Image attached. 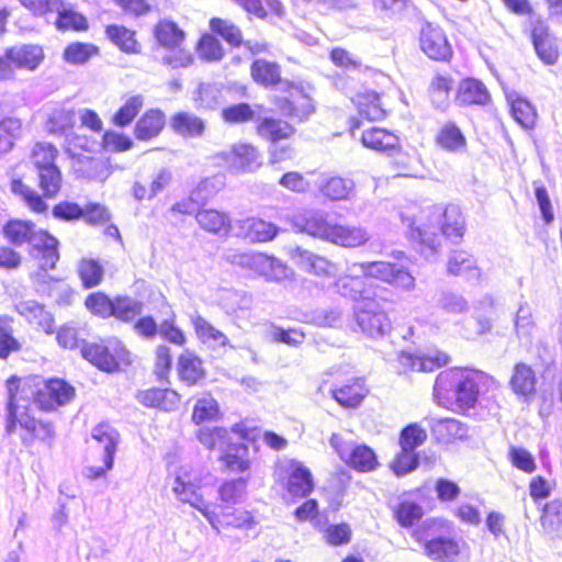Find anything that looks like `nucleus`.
I'll return each mask as SVG.
<instances>
[{
    "mask_svg": "<svg viewBox=\"0 0 562 562\" xmlns=\"http://www.w3.org/2000/svg\"><path fill=\"white\" fill-rule=\"evenodd\" d=\"M236 225L237 235L252 243L270 241L278 233L276 225L258 217L240 220Z\"/></svg>",
    "mask_w": 562,
    "mask_h": 562,
    "instance_id": "4be33fe9",
    "label": "nucleus"
},
{
    "mask_svg": "<svg viewBox=\"0 0 562 562\" xmlns=\"http://www.w3.org/2000/svg\"><path fill=\"white\" fill-rule=\"evenodd\" d=\"M137 400L147 407L173 411L178 406L179 395L177 392L169 389H149L139 392Z\"/></svg>",
    "mask_w": 562,
    "mask_h": 562,
    "instance_id": "c756f323",
    "label": "nucleus"
},
{
    "mask_svg": "<svg viewBox=\"0 0 562 562\" xmlns=\"http://www.w3.org/2000/svg\"><path fill=\"white\" fill-rule=\"evenodd\" d=\"M293 228L312 237L328 241L333 224L323 210L308 209L297 212L291 217Z\"/></svg>",
    "mask_w": 562,
    "mask_h": 562,
    "instance_id": "9b49d317",
    "label": "nucleus"
},
{
    "mask_svg": "<svg viewBox=\"0 0 562 562\" xmlns=\"http://www.w3.org/2000/svg\"><path fill=\"white\" fill-rule=\"evenodd\" d=\"M35 228L30 221L13 220L3 227V233L11 244L21 246L30 243Z\"/></svg>",
    "mask_w": 562,
    "mask_h": 562,
    "instance_id": "de8ad7c7",
    "label": "nucleus"
},
{
    "mask_svg": "<svg viewBox=\"0 0 562 562\" xmlns=\"http://www.w3.org/2000/svg\"><path fill=\"white\" fill-rule=\"evenodd\" d=\"M144 304L130 296H116L114 300V307L112 316L115 318L128 323L140 315L143 312Z\"/></svg>",
    "mask_w": 562,
    "mask_h": 562,
    "instance_id": "09e8293b",
    "label": "nucleus"
},
{
    "mask_svg": "<svg viewBox=\"0 0 562 562\" xmlns=\"http://www.w3.org/2000/svg\"><path fill=\"white\" fill-rule=\"evenodd\" d=\"M446 271L449 276L464 277L469 281L476 282L480 281L482 276L474 256L463 249H454L450 251Z\"/></svg>",
    "mask_w": 562,
    "mask_h": 562,
    "instance_id": "f3484780",
    "label": "nucleus"
},
{
    "mask_svg": "<svg viewBox=\"0 0 562 562\" xmlns=\"http://www.w3.org/2000/svg\"><path fill=\"white\" fill-rule=\"evenodd\" d=\"M436 142L442 149L450 153H463L467 148V139L453 122L446 123L439 130Z\"/></svg>",
    "mask_w": 562,
    "mask_h": 562,
    "instance_id": "58836bf2",
    "label": "nucleus"
},
{
    "mask_svg": "<svg viewBox=\"0 0 562 562\" xmlns=\"http://www.w3.org/2000/svg\"><path fill=\"white\" fill-rule=\"evenodd\" d=\"M11 190L14 194L21 196L26 205L34 212L42 213L47 209V204L43 201L37 192L24 184L21 180H13Z\"/></svg>",
    "mask_w": 562,
    "mask_h": 562,
    "instance_id": "bf43d9fd",
    "label": "nucleus"
},
{
    "mask_svg": "<svg viewBox=\"0 0 562 562\" xmlns=\"http://www.w3.org/2000/svg\"><path fill=\"white\" fill-rule=\"evenodd\" d=\"M26 400H8L7 403V425L5 430L9 434L15 432L18 427L24 432L21 434L22 442L31 446L34 440H40L52 447L55 438V429L52 423L36 420L32 415V408L26 407Z\"/></svg>",
    "mask_w": 562,
    "mask_h": 562,
    "instance_id": "20e7f679",
    "label": "nucleus"
},
{
    "mask_svg": "<svg viewBox=\"0 0 562 562\" xmlns=\"http://www.w3.org/2000/svg\"><path fill=\"white\" fill-rule=\"evenodd\" d=\"M224 259L232 265L254 270L269 280H282L286 277V267L280 260L261 252L229 249L225 251Z\"/></svg>",
    "mask_w": 562,
    "mask_h": 562,
    "instance_id": "423d86ee",
    "label": "nucleus"
},
{
    "mask_svg": "<svg viewBox=\"0 0 562 562\" xmlns=\"http://www.w3.org/2000/svg\"><path fill=\"white\" fill-rule=\"evenodd\" d=\"M286 474V491L293 497H306L314 488L311 471L296 460H288L282 464Z\"/></svg>",
    "mask_w": 562,
    "mask_h": 562,
    "instance_id": "ddd939ff",
    "label": "nucleus"
},
{
    "mask_svg": "<svg viewBox=\"0 0 562 562\" xmlns=\"http://www.w3.org/2000/svg\"><path fill=\"white\" fill-rule=\"evenodd\" d=\"M106 37L126 54H138L140 45L135 38V33L123 25H108L105 29Z\"/></svg>",
    "mask_w": 562,
    "mask_h": 562,
    "instance_id": "a19ab883",
    "label": "nucleus"
},
{
    "mask_svg": "<svg viewBox=\"0 0 562 562\" xmlns=\"http://www.w3.org/2000/svg\"><path fill=\"white\" fill-rule=\"evenodd\" d=\"M512 115L525 128L532 127L537 116L531 103L525 99H516L512 102Z\"/></svg>",
    "mask_w": 562,
    "mask_h": 562,
    "instance_id": "69168bd1",
    "label": "nucleus"
},
{
    "mask_svg": "<svg viewBox=\"0 0 562 562\" xmlns=\"http://www.w3.org/2000/svg\"><path fill=\"white\" fill-rule=\"evenodd\" d=\"M355 322L359 330L368 337H383L391 330V322L378 302L364 300L355 306Z\"/></svg>",
    "mask_w": 562,
    "mask_h": 562,
    "instance_id": "0eeeda50",
    "label": "nucleus"
},
{
    "mask_svg": "<svg viewBox=\"0 0 562 562\" xmlns=\"http://www.w3.org/2000/svg\"><path fill=\"white\" fill-rule=\"evenodd\" d=\"M8 400H26V407L50 412L70 403L76 394L72 385L63 379L40 381L38 378L19 379L13 375L7 381Z\"/></svg>",
    "mask_w": 562,
    "mask_h": 562,
    "instance_id": "f03ea898",
    "label": "nucleus"
},
{
    "mask_svg": "<svg viewBox=\"0 0 562 562\" xmlns=\"http://www.w3.org/2000/svg\"><path fill=\"white\" fill-rule=\"evenodd\" d=\"M251 305L252 297L245 292L225 290L221 295V306L228 315L238 317L249 311Z\"/></svg>",
    "mask_w": 562,
    "mask_h": 562,
    "instance_id": "37998d69",
    "label": "nucleus"
},
{
    "mask_svg": "<svg viewBox=\"0 0 562 562\" xmlns=\"http://www.w3.org/2000/svg\"><path fill=\"white\" fill-rule=\"evenodd\" d=\"M154 35L158 45L165 49L179 47L186 38L184 32L169 20L159 21L154 29Z\"/></svg>",
    "mask_w": 562,
    "mask_h": 562,
    "instance_id": "e433bc0d",
    "label": "nucleus"
},
{
    "mask_svg": "<svg viewBox=\"0 0 562 562\" xmlns=\"http://www.w3.org/2000/svg\"><path fill=\"white\" fill-rule=\"evenodd\" d=\"M422 442V428L418 424H412L405 427L400 437L401 450L391 463V468L396 475H404L418 465V454L416 447Z\"/></svg>",
    "mask_w": 562,
    "mask_h": 562,
    "instance_id": "9d476101",
    "label": "nucleus"
},
{
    "mask_svg": "<svg viewBox=\"0 0 562 562\" xmlns=\"http://www.w3.org/2000/svg\"><path fill=\"white\" fill-rule=\"evenodd\" d=\"M78 272L86 288L98 285L103 277L102 266L93 259H82L79 263Z\"/></svg>",
    "mask_w": 562,
    "mask_h": 562,
    "instance_id": "0e129e2a",
    "label": "nucleus"
},
{
    "mask_svg": "<svg viewBox=\"0 0 562 562\" xmlns=\"http://www.w3.org/2000/svg\"><path fill=\"white\" fill-rule=\"evenodd\" d=\"M171 490L179 502L189 504L199 510L214 529H218L221 522L218 515L212 508V504L203 498L200 486L193 483L190 477L177 475Z\"/></svg>",
    "mask_w": 562,
    "mask_h": 562,
    "instance_id": "6e6552de",
    "label": "nucleus"
},
{
    "mask_svg": "<svg viewBox=\"0 0 562 562\" xmlns=\"http://www.w3.org/2000/svg\"><path fill=\"white\" fill-rule=\"evenodd\" d=\"M22 123L19 119L7 117L0 121V154L8 153L20 137Z\"/></svg>",
    "mask_w": 562,
    "mask_h": 562,
    "instance_id": "603ef678",
    "label": "nucleus"
},
{
    "mask_svg": "<svg viewBox=\"0 0 562 562\" xmlns=\"http://www.w3.org/2000/svg\"><path fill=\"white\" fill-rule=\"evenodd\" d=\"M144 104L142 95H133L119 109L113 117V122L117 126L128 125L139 113Z\"/></svg>",
    "mask_w": 562,
    "mask_h": 562,
    "instance_id": "680f3d73",
    "label": "nucleus"
},
{
    "mask_svg": "<svg viewBox=\"0 0 562 562\" xmlns=\"http://www.w3.org/2000/svg\"><path fill=\"white\" fill-rule=\"evenodd\" d=\"M92 438L103 448V461L113 468L114 454L119 443V432L109 424H99L92 429Z\"/></svg>",
    "mask_w": 562,
    "mask_h": 562,
    "instance_id": "2f4dec72",
    "label": "nucleus"
},
{
    "mask_svg": "<svg viewBox=\"0 0 562 562\" xmlns=\"http://www.w3.org/2000/svg\"><path fill=\"white\" fill-rule=\"evenodd\" d=\"M211 30L223 37L232 46H239L243 41L241 31L227 20L214 18L210 22Z\"/></svg>",
    "mask_w": 562,
    "mask_h": 562,
    "instance_id": "e2e57ef3",
    "label": "nucleus"
},
{
    "mask_svg": "<svg viewBox=\"0 0 562 562\" xmlns=\"http://www.w3.org/2000/svg\"><path fill=\"white\" fill-rule=\"evenodd\" d=\"M38 184L46 198H54L59 192L63 177L57 166L37 171Z\"/></svg>",
    "mask_w": 562,
    "mask_h": 562,
    "instance_id": "3c124183",
    "label": "nucleus"
},
{
    "mask_svg": "<svg viewBox=\"0 0 562 562\" xmlns=\"http://www.w3.org/2000/svg\"><path fill=\"white\" fill-rule=\"evenodd\" d=\"M222 157L236 172L254 171L261 165L257 149L246 144L233 146L231 150L222 153Z\"/></svg>",
    "mask_w": 562,
    "mask_h": 562,
    "instance_id": "aec40b11",
    "label": "nucleus"
},
{
    "mask_svg": "<svg viewBox=\"0 0 562 562\" xmlns=\"http://www.w3.org/2000/svg\"><path fill=\"white\" fill-rule=\"evenodd\" d=\"M491 94L486 86L479 79L465 78L460 81L456 93V103L460 106L486 105Z\"/></svg>",
    "mask_w": 562,
    "mask_h": 562,
    "instance_id": "6ab92c4d",
    "label": "nucleus"
},
{
    "mask_svg": "<svg viewBox=\"0 0 562 562\" xmlns=\"http://www.w3.org/2000/svg\"><path fill=\"white\" fill-rule=\"evenodd\" d=\"M453 79L449 75L437 74L428 85V101L440 113L447 112L451 104Z\"/></svg>",
    "mask_w": 562,
    "mask_h": 562,
    "instance_id": "393cba45",
    "label": "nucleus"
},
{
    "mask_svg": "<svg viewBox=\"0 0 562 562\" xmlns=\"http://www.w3.org/2000/svg\"><path fill=\"white\" fill-rule=\"evenodd\" d=\"M221 450L223 451L221 459L229 470L244 472L249 468V451L244 442L233 443L228 439L224 449Z\"/></svg>",
    "mask_w": 562,
    "mask_h": 562,
    "instance_id": "4c0bfd02",
    "label": "nucleus"
},
{
    "mask_svg": "<svg viewBox=\"0 0 562 562\" xmlns=\"http://www.w3.org/2000/svg\"><path fill=\"white\" fill-rule=\"evenodd\" d=\"M318 189L331 201L350 200L355 195V182L342 177H329L322 180Z\"/></svg>",
    "mask_w": 562,
    "mask_h": 562,
    "instance_id": "7c9ffc66",
    "label": "nucleus"
},
{
    "mask_svg": "<svg viewBox=\"0 0 562 562\" xmlns=\"http://www.w3.org/2000/svg\"><path fill=\"white\" fill-rule=\"evenodd\" d=\"M178 374L188 385H194L204 378L201 359L190 350H184L178 359Z\"/></svg>",
    "mask_w": 562,
    "mask_h": 562,
    "instance_id": "72a5a7b5",
    "label": "nucleus"
},
{
    "mask_svg": "<svg viewBox=\"0 0 562 562\" xmlns=\"http://www.w3.org/2000/svg\"><path fill=\"white\" fill-rule=\"evenodd\" d=\"M171 127L173 131L184 137H198L204 132L205 125L202 119L199 116L180 112L171 117Z\"/></svg>",
    "mask_w": 562,
    "mask_h": 562,
    "instance_id": "79ce46f5",
    "label": "nucleus"
},
{
    "mask_svg": "<svg viewBox=\"0 0 562 562\" xmlns=\"http://www.w3.org/2000/svg\"><path fill=\"white\" fill-rule=\"evenodd\" d=\"M369 239L370 234L361 226L334 223L328 243L345 248H356L363 246Z\"/></svg>",
    "mask_w": 562,
    "mask_h": 562,
    "instance_id": "b1692460",
    "label": "nucleus"
},
{
    "mask_svg": "<svg viewBox=\"0 0 562 562\" xmlns=\"http://www.w3.org/2000/svg\"><path fill=\"white\" fill-rule=\"evenodd\" d=\"M29 245L36 251L42 269H54L59 260L58 240L42 229H34Z\"/></svg>",
    "mask_w": 562,
    "mask_h": 562,
    "instance_id": "dca6fc26",
    "label": "nucleus"
},
{
    "mask_svg": "<svg viewBox=\"0 0 562 562\" xmlns=\"http://www.w3.org/2000/svg\"><path fill=\"white\" fill-rule=\"evenodd\" d=\"M191 322L194 326L198 338L209 347L216 349L228 345L229 340L227 336L215 328L210 322H207L201 315H193Z\"/></svg>",
    "mask_w": 562,
    "mask_h": 562,
    "instance_id": "473e14b6",
    "label": "nucleus"
},
{
    "mask_svg": "<svg viewBox=\"0 0 562 562\" xmlns=\"http://www.w3.org/2000/svg\"><path fill=\"white\" fill-rule=\"evenodd\" d=\"M424 54L435 60L446 61L452 55V49L443 31L427 23L424 26Z\"/></svg>",
    "mask_w": 562,
    "mask_h": 562,
    "instance_id": "5701e85b",
    "label": "nucleus"
},
{
    "mask_svg": "<svg viewBox=\"0 0 562 562\" xmlns=\"http://www.w3.org/2000/svg\"><path fill=\"white\" fill-rule=\"evenodd\" d=\"M251 77L261 86H276L281 80L280 66L265 59H257L251 65Z\"/></svg>",
    "mask_w": 562,
    "mask_h": 562,
    "instance_id": "c03bdc74",
    "label": "nucleus"
},
{
    "mask_svg": "<svg viewBox=\"0 0 562 562\" xmlns=\"http://www.w3.org/2000/svg\"><path fill=\"white\" fill-rule=\"evenodd\" d=\"M465 548L461 538L437 536L424 542L425 553L438 562H457Z\"/></svg>",
    "mask_w": 562,
    "mask_h": 562,
    "instance_id": "f8f14e48",
    "label": "nucleus"
},
{
    "mask_svg": "<svg viewBox=\"0 0 562 562\" xmlns=\"http://www.w3.org/2000/svg\"><path fill=\"white\" fill-rule=\"evenodd\" d=\"M531 41L538 57L547 65H553L558 60L559 52L553 38L549 34L548 26L537 21L531 31Z\"/></svg>",
    "mask_w": 562,
    "mask_h": 562,
    "instance_id": "a878e982",
    "label": "nucleus"
},
{
    "mask_svg": "<svg viewBox=\"0 0 562 562\" xmlns=\"http://www.w3.org/2000/svg\"><path fill=\"white\" fill-rule=\"evenodd\" d=\"M430 434L432 439L441 446H448L457 440L468 437V425L456 418H431L429 419Z\"/></svg>",
    "mask_w": 562,
    "mask_h": 562,
    "instance_id": "2eb2a0df",
    "label": "nucleus"
},
{
    "mask_svg": "<svg viewBox=\"0 0 562 562\" xmlns=\"http://www.w3.org/2000/svg\"><path fill=\"white\" fill-rule=\"evenodd\" d=\"M81 355L86 360L106 372H114L121 364L130 363V352L117 339H110L105 344L82 342Z\"/></svg>",
    "mask_w": 562,
    "mask_h": 562,
    "instance_id": "39448f33",
    "label": "nucleus"
},
{
    "mask_svg": "<svg viewBox=\"0 0 562 562\" xmlns=\"http://www.w3.org/2000/svg\"><path fill=\"white\" fill-rule=\"evenodd\" d=\"M329 442L340 459L358 471L369 472L378 465L374 451L366 445L346 442L338 434H333Z\"/></svg>",
    "mask_w": 562,
    "mask_h": 562,
    "instance_id": "1a4fd4ad",
    "label": "nucleus"
},
{
    "mask_svg": "<svg viewBox=\"0 0 562 562\" xmlns=\"http://www.w3.org/2000/svg\"><path fill=\"white\" fill-rule=\"evenodd\" d=\"M165 125V114L160 110H148L135 125V136L140 140L156 137Z\"/></svg>",
    "mask_w": 562,
    "mask_h": 562,
    "instance_id": "f704fd0d",
    "label": "nucleus"
},
{
    "mask_svg": "<svg viewBox=\"0 0 562 562\" xmlns=\"http://www.w3.org/2000/svg\"><path fill=\"white\" fill-rule=\"evenodd\" d=\"M394 513L398 524L408 528L422 517V507L409 496H404Z\"/></svg>",
    "mask_w": 562,
    "mask_h": 562,
    "instance_id": "864d4df0",
    "label": "nucleus"
},
{
    "mask_svg": "<svg viewBox=\"0 0 562 562\" xmlns=\"http://www.w3.org/2000/svg\"><path fill=\"white\" fill-rule=\"evenodd\" d=\"M352 101L356 104L360 116L352 117L350 120V133L351 136L356 138L357 131L362 126L361 119H366L368 121H381L386 116V111L380 102L379 94L373 91L358 94L355 99L352 98Z\"/></svg>",
    "mask_w": 562,
    "mask_h": 562,
    "instance_id": "4468645a",
    "label": "nucleus"
},
{
    "mask_svg": "<svg viewBox=\"0 0 562 562\" xmlns=\"http://www.w3.org/2000/svg\"><path fill=\"white\" fill-rule=\"evenodd\" d=\"M222 100V90L217 85L201 83L198 88L194 101L199 109L214 110Z\"/></svg>",
    "mask_w": 562,
    "mask_h": 562,
    "instance_id": "5fc2aeb1",
    "label": "nucleus"
},
{
    "mask_svg": "<svg viewBox=\"0 0 562 562\" xmlns=\"http://www.w3.org/2000/svg\"><path fill=\"white\" fill-rule=\"evenodd\" d=\"M99 54V48L90 43L75 42L64 50V59L72 65L86 64L90 58Z\"/></svg>",
    "mask_w": 562,
    "mask_h": 562,
    "instance_id": "8fccbe9b",
    "label": "nucleus"
},
{
    "mask_svg": "<svg viewBox=\"0 0 562 562\" xmlns=\"http://www.w3.org/2000/svg\"><path fill=\"white\" fill-rule=\"evenodd\" d=\"M5 56L14 66V70H35L44 59L42 46L35 44H20L5 48Z\"/></svg>",
    "mask_w": 562,
    "mask_h": 562,
    "instance_id": "a211bd4d",
    "label": "nucleus"
},
{
    "mask_svg": "<svg viewBox=\"0 0 562 562\" xmlns=\"http://www.w3.org/2000/svg\"><path fill=\"white\" fill-rule=\"evenodd\" d=\"M16 311L30 323L37 324L42 327L48 325L50 322V316L44 310V306L33 300L23 301L16 304Z\"/></svg>",
    "mask_w": 562,
    "mask_h": 562,
    "instance_id": "13d9d810",
    "label": "nucleus"
},
{
    "mask_svg": "<svg viewBox=\"0 0 562 562\" xmlns=\"http://www.w3.org/2000/svg\"><path fill=\"white\" fill-rule=\"evenodd\" d=\"M360 140L366 148L386 154L395 151L400 146V138L394 133L380 127L363 130Z\"/></svg>",
    "mask_w": 562,
    "mask_h": 562,
    "instance_id": "bb28decb",
    "label": "nucleus"
},
{
    "mask_svg": "<svg viewBox=\"0 0 562 562\" xmlns=\"http://www.w3.org/2000/svg\"><path fill=\"white\" fill-rule=\"evenodd\" d=\"M220 415L217 402L211 396L199 398L193 407L192 420L199 425L206 422L216 420Z\"/></svg>",
    "mask_w": 562,
    "mask_h": 562,
    "instance_id": "6e6d98bb",
    "label": "nucleus"
},
{
    "mask_svg": "<svg viewBox=\"0 0 562 562\" xmlns=\"http://www.w3.org/2000/svg\"><path fill=\"white\" fill-rule=\"evenodd\" d=\"M427 221L429 227H438L441 234L428 233L424 229V252L427 248L431 256L439 254L441 250V235L456 245L462 241L465 233V220L459 206L453 204L446 207L432 205L428 210Z\"/></svg>",
    "mask_w": 562,
    "mask_h": 562,
    "instance_id": "7ed1b4c3",
    "label": "nucleus"
},
{
    "mask_svg": "<svg viewBox=\"0 0 562 562\" xmlns=\"http://www.w3.org/2000/svg\"><path fill=\"white\" fill-rule=\"evenodd\" d=\"M86 306L92 314L102 318H108L112 316L114 300H111L101 292H97L88 295L86 299Z\"/></svg>",
    "mask_w": 562,
    "mask_h": 562,
    "instance_id": "774afa93",
    "label": "nucleus"
},
{
    "mask_svg": "<svg viewBox=\"0 0 562 562\" xmlns=\"http://www.w3.org/2000/svg\"><path fill=\"white\" fill-rule=\"evenodd\" d=\"M247 481L243 477L223 483L218 490L220 498L225 504L241 503L246 495Z\"/></svg>",
    "mask_w": 562,
    "mask_h": 562,
    "instance_id": "4d7b16f0",
    "label": "nucleus"
},
{
    "mask_svg": "<svg viewBox=\"0 0 562 562\" xmlns=\"http://www.w3.org/2000/svg\"><path fill=\"white\" fill-rule=\"evenodd\" d=\"M497 301L490 293H485L474 301L473 317L476 322V333L479 335H485L492 331Z\"/></svg>",
    "mask_w": 562,
    "mask_h": 562,
    "instance_id": "c85d7f7f",
    "label": "nucleus"
},
{
    "mask_svg": "<svg viewBox=\"0 0 562 562\" xmlns=\"http://www.w3.org/2000/svg\"><path fill=\"white\" fill-rule=\"evenodd\" d=\"M258 133L260 136L271 140L272 144L280 139L289 138L294 133V128L284 121L265 119L258 125Z\"/></svg>",
    "mask_w": 562,
    "mask_h": 562,
    "instance_id": "49530a36",
    "label": "nucleus"
},
{
    "mask_svg": "<svg viewBox=\"0 0 562 562\" xmlns=\"http://www.w3.org/2000/svg\"><path fill=\"white\" fill-rule=\"evenodd\" d=\"M199 441L207 449H224L228 440V432L224 428H201L198 432Z\"/></svg>",
    "mask_w": 562,
    "mask_h": 562,
    "instance_id": "338daca9",
    "label": "nucleus"
},
{
    "mask_svg": "<svg viewBox=\"0 0 562 562\" xmlns=\"http://www.w3.org/2000/svg\"><path fill=\"white\" fill-rule=\"evenodd\" d=\"M195 218L204 231L214 234L228 232L229 217L225 213L216 210H201L196 213Z\"/></svg>",
    "mask_w": 562,
    "mask_h": 562,
    "instance_id": "a18cd8bd",
    "label": "nucleus"
},
{
    "mask_svg": "<svg viewBox=\"0 0 562 562\" xmlns=\"http://www.w3.org/2000/svg\"><path fill=\"white\" fill-rule=\"evenodd\" d=\"M537 379L533 370L525 364L517 363L510 379L513 391L520 396L528 398L536 392Z\"/></svg>",
    "mask_w": 562,
    "mask_h": 562,
    "instance_id": "c9c22d12",
    "label": "nucleus"
},
{
    "mask_svg": "<svg viewBox=\"0 0 562 562\" xmlns=\"http://www.w3.org/2000/svg\"><path fill=\"white\" fill-rule=\"evenodd\" d=\"M291 257L299 267L317 276L330 277L335 276L338 271L334 262L301 247L294 248L291 251Z\"/></svg>",
    "mask_w": 562,
    "mask_h": 562,
    "instance_id": "412c9836",
    "label": "nucleus"
},
{
    "mask_svg": "<svg viewBox=\"0 0 562 562\" xmlns=\"http://www.w3.org/2000/svg\"><path fill=\"white\" fill-rule=\"evenodd\" d=\"M75 122L76 113L72 109L56 105L47 112L46 128L50 134H64Z\"/></svg>",
    "mask_w": 562,
    "mask_h": 562,
    "instance_id": "ea45409f",
    "label": "nucleus"
},
{
    "mask_svg": "<svg viewBox=\"0 0 562 562\" xmlns=\"http://www.w3.org/2000/svg\"><path fill=\"white\" fill-rule=\"evenodd\" d=\"M330 393L339 405L353 408L361 404L368 394V389L362 378H351L346 384L333 387Z\"/></svg>",
    "mask_w": 562,
    "mask_h": 562,
    "instance_id": "cd10ccee",
    "label": "nucleus"
},
{
    "mask_svg": "<svg viewBox=\"0 0 562 562\" xmlns=\"http://www.w3.org/2000/svg\"><path fill=\"white\" fill-rule=\"evenodd\" d=\"M58 155L57 148L49 143H37L33 149L31 159L36 171L56 166L55 159Z\"/></svg>",
    "mask_w": 562,
    "mask_h": 562,
    "instance_id": "052dcab7",
    "label": "nucleus"
},
{
    "mask_svg": "<svg viewBox=\"0 0 562 562\" xmlns=\"http://www.w3.org/2000/svg\"><path fill=\"white\" fill-rule=\"evenodd\" d=\"M497 381L480 370L456 369L441 372L434 384V397L438 404L452 401L460 411L473 408L485 394L494 396Z\"/></svg>",
    "mask_w": 562,
    "mask_h": 562,
    "instance_id": "f257e3e1",
    "label": "nucleus"
}]
</instances>
